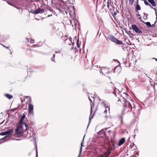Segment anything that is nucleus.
Masks as SVG:
<instances>
[{
	"instance_id": "nucleus-1",
	"label": "nucleus",
	"mask_w": 157,
	"mask_h": 157,
	"mask_svg": "<svg viewBox=\"0 0 157 157\" xmlns=\"http://www.w3.org/2000/svg\"><path fill=\"white\" fill-rule=\"evenodd\" d=\"M124 100L125 102V103L123 104L124 110L125 108L127 107V105H128V107L129 109L128 111L132 110V108H134L135 105L133 101H131V102H129L126 101L124 98Z\"/></svg>"
},
{
	"instance_id": "nucleus-2",
	"label": "nucleus",
	"mask_w": 157,
	"mask_h": 157,
	"mask_svg": "<svg viewBox=\"0 0 157 157\" xmlns=\"http://www.w3.org/2000/svg\"><path fill=\"white\" fill-rule=\"evenodd\" d=\"M108 38L112 42L115 43L123 45L122 41L117 39L113 36L111 34L108 35L107 36Z\"/></svg>"
},
{
	"instance_id": "nucleus-3",
	"label": "nucleus",
	"mask_w": 157,
	"mask_h": 157,
	"mask_svg": "<svg viewBox=\"0 0 157 157\" xmlns=\"http://www.w3.org/2000/svg\"><path fill=\"white\" fill-rule=\"evenodd\" d=\"M23 128H16L15 130L16 134L17 135H22L23 132H27L29 130V128H26L25 130L24 131Z\"/></svg>"
},
{
	"instance_id": "nucleus-4",
	"label": "nucleus",
	"mask_w": 157,
	"mask_h": 157,
	"mask_svg": "<svg viewBox=\"0 0 157 157\" xmlns=\"http://www.w3.org/2000/svg\"><path fill=\"white\" fill-rule=\"evenodd\" d=\"M13 132V130L12 129H10L5 132H2V135H6L9 136L12 134Z\"/></svg>"
},
{
	"instance_id": "nucleus-5",
	"label": "nucleus",
	"mask_w": 157,
	"mask_h": 157,
	"mask_svg": "<svg viewBox=\"0 0 157 157\" xmlns=\"http://www.w3.org/2000/svg\"><path fill=\"white\" fill-rule=\"evenodd\" d=\"M17 128H22L24 125L25 128L28 127V124L24 122H19L17 124Z\"/></svg>"
},
{
	"instance_id": "nucleus-6",
	"label": "nucleus",
	"mask_w": 157,
	"mask_h": 157,
	"mask_svg": "<svg viewBox=\"0 0 157 157\" xmlns=\"http://www.w3.org/2000/svg\"><path fill=\"white\" fill-rule=\"evenodd\" d=\"M132 29L136 33H141L142 31L141 30L139 29L137 26L135 25H132Z\"/></svg>"
},
{
	"instance_id": "nucleus-7",
	"label": "nucleus",
	"mask_w": 157,
	"mask_h": 157,
	"mask_svg": "<svg viewBox=\"0 0 157 157\" xmlns=\"http://www.w3.org/2000/svg\"><path fill=\"white\" fill-rule=\"evenodd\" d=\"M33 105L29 104L28 106V110L29 113L32 115H33Z\"/></svg>"
},
{
	"instance_id": "nucleus-8",
	"label": "nucleus",
	"mask_w": 157,
	"mask_h": 157,
	"mask_svg": "<svg viewBox=\"0 0 157 157\" xmlns=\"http://www.w3.org/2000/svg\"><path fill=\"white\" fill-rule=\"evenodd\" d=\"M106 128H103L101 130H100L98 132V134L99 135H102L104 136H106V132L105 131V129Z\"/></svg>"
},
{
	"instance_id": "nucleus-9",
	"label": "nucleus",
	"mask_w": 157,
	"mask_h": 157,
	"mask_svg": "<svg viewBox=\"0 0 157 157\" xmlns=\"http://www.w3.org/2000/svg\"><path fill=\"white\" fill-rule=\"evenodd\" d=\"M121 67L119 66H117L115 67L114 69V71L115 73H116L117 74H119L121 72Z\"/></svg>"
},
{
	"instance_id": "nucleus-10",
	"label": "nucleus",
	"mask_w": 157,
	"mask_h": 157,
	"mask_svg": "<svg viewBox=\"0 0 157 157\" xmlns=\"http://www.w3.org/2000/svg\"><path fill=\"white\" fill-rule=\"evenodd\" d=\"M107 7L108 9L109 10H111L113 8V7L111 4V2L110 0H108Z\"/></svg>"
},
{
	"instance_id": "nucleus-11",
	"label": "nucleus",
	"mask_w": 157,
	"mask_h": 157,
	"mask_svg": "<svg viewBox=\"0 0 157 157\" xmlns=\"http://www.w3.org/2000/svg\"><path fill=\"white\" fill-rule=\"evenodd\" d=\"M125 139L124 138L120 139L119 141L118 145L119 146L121 145L125 142Z\"/></svg>"
},
{
	"instance_id": "nucleus-12",
	"label": "nucleus",
	"mask_w": 157,
	"mask_h": 157,
	"mask_svg": "<svg viewBox=\"0 0 157 157\" xmlns=\"http://www.w3.org/2000/svg\"><path fill=\"white\" fill-rule=\"evenodd\" d=\"M148 2L152 5L153 6H156V4L154 0H147Z\"/></svg>"
},
{
	"instance_id": "nucleus-13",
	"label": "nucleus",
	"mask_w": 157,
	"mask_h": 157,
	"mask_svg": "<svg viewBox=\"0 0 157 157\" xmlns=\"http://www.w3.org/2000/svg\"><path fill=\"white\" fill-rule=\"evenodd\" d=\"M37 13H42L44 12V10L42 9L39 8L36 10Z\"/></svg>"
},
{
	"instance_id": "nucleus-14",
	"label": "nucleus",
	"mask_w": 157,
	"mask_h": 157,
	"mask_svg": "<svg viewBox=\"0 0 157 157\" xmlns=\"http://www.w3.org/2000/svg\"><path fill=\"white\" fill-rule=\"evenodd\" d=\"M85 135H86L85 134L84 135V137H83V138L82 141V142L81 143V148H80V150L79 155H80V154H81V152H82V145H83V141H84V137H85Z\"/></svg>"
},
{
	"instance_id": "nucleus-15",
	"label": "nucleus",
	"mask_w": 157,
	"mask_h": 157,
	"mask_svg": "<svg viewBox=\"0 0 157 157\" xmlns=\"http://www.w3.org/2000/svg\"><path fill=\"white\" fill-rule=\"evenodd\" d=\"M25 114H23L21 116L20 119H19V122H23V120L25 117Z\"/></svg>"
},
{
	"instance_id": "nucleus-16",
	"label": "nucleus",
	"mask_w": 157,
	"mask_h": 157,
	"mask_svg": "<svg viewBox=\"0 0 157 157\" xmlns=\"http://www.w3.org/2000/svg\"><path fill=\"white\" fill-rule=\"evenodd\" d=\"M33 139H34V144L35 145V147H36V156L37 157H38V152H37V148H36V138H34Z\"/></svg>"
},
{
	"instance_id": "nucleus-17",
	"label": "nucleus",
	"mask_w": 157,
	"mask_h": 157,
	"mask_svg": "<svg viewBox=\"0 0 157 157\" xmlns=\"http://www.w3.org/2000/svg\"><path fill=\"white\" fill-rule=\"evenodd\" d=\"M5 96L9 99H11L13 97V96L8 94H5Z\"/></svg>"
},
{
	"instance_id": "nucleus-18",
	"label": "nucleus",
	"mask_w": 157,
	"mask_h": 157,
	"mask_svg": "<svg viewBox=\"0 0 157 157\" xmlns=\"http://www.w3.org/2000/svg\"><path fill=\"white\" fill-rule=\"evenodd\" d=\"M141 10V8L139 4L136 5V10Z\"/></svg>"
},
{
	"instance_id": "nucleus-19",
	"label": "nucleus",
	"mask_w": 157,
	"mask_h": 157,
	"mask_svg": "<svg viewBox=\"0 0 157 157\" xmlns=\"http://www.w3.org/2000/svg\"><path fill=\"white\" fill-rule=\"evenodd\" d=\"M143 21V23H144L147 26L149 27H150L151 26V23H150V22H145L144 21Z\"/></svg>"
},
{
	"instance_id": "nucleus-20",
	"label": "nucleus",
	"mask_w": 157,
	"mask_h": 157,
	"mask_svg": "<svg viewBox=\"0 0 157 157\" xmlns=\"http://www.w3.org/2000/svg\"><path fill=\"white\" fill-rule=\"evenodd\" d=\"M133 147H134V144L133 143L132 145V144H131V145L130 146L129 148L132 149V150H135L136 148Z\"/></svg>"
},
{
	"instance_id": "nucleus-21",
	"label": "nucleus",
	"mask_w": 157,
	"mask_h": 157,
	"mask_svg": "<svg viewBox=\"0 0 157 157\" xmlns=\"http://www.w3.org/2000/svg\"><path fill=\"white\" fill-rule=\"evenodd\" d=\"M105 132H106V135L108 134H110V133L112 132V131L111 130H107V129H106H106H105Z\"/></svg>"
},
{
	"instance_id": "nucleus-22",
	"label": "nucleus",
	"mask_w": 157,
	"mask_h": 157,
	"mask_svg": "<svg viewBox=\"0 0 157 157\" xmlns=\"http://www.w3.org/2000/svg\"><path fill=\"white\" fill-rule=\"evenodd\" d=\"M109 68H106L104 70V72L106 74H108L109 73Z\"/></svg>"
},
{
	"instance_id": "nucleus-23",
	"label": "nucleus",
	"mask_w": 157,
	"mask_h": 157,
	"mask_svg": "<svg viewBox=\"0 0 157 157\" xmlns=\"http://www.w3.org/2000/svg\"><path fill=\"white\" fill-rule=\"evenodd\" d=\"M28 41L29 42H30L31 43H33L34 42L35 40H33L31 39H29L28 40Z\"/></svg>"
},
{
	"instance_id": "nucleus-24",
	"label": "nucleus",
	"mask_w": 157,
	"mask_h": 157,
	"mask_svg": "<svg viewBox=\"0 0 157 157\" xmlns=\"http://www.w3.org/2000/svg\"><path fill=\"white\" fill-rule=\"evenodd\" d=\"M55 54H53L52 57L51 58V59L52 61H55Z\"/></svg>"
},
{
	"instance_id": "nucleus-25",
	"label": "nucleus",
	"mask_w": 157,
	"mask_h": 157,
	"mask_svg": "<svg viewBox=\"0 0 157 157\" xmlns=\"http://www.w3.org/2000/svg\"><path fill=\"white\" fill-rule=\"evenodd\" d=\"M134 0H129V3L131 5H132Z\"/></svg>"
},
{
	"instance_id": "nucleus-26",
	"label": "nucleus",
	"mask_w": 157,
	"mask_h": 157,
	"mask_svg": "<svg viewBox=\"0 0 157 157\" xmlns=\"http://www.w3.org/2000/svg\"><path fill=\"white\" fill-rule=\"evenodd\" d=\"M68 1L69 3L71 4H73L74 2V0H68Z\"/></svg>"
},
{
	"instance_id": "nucleus-27",
	"label": "nucleus",
	"mask_w": 157,
	"mask_h": 157,
	"mask_svg": "<svg viewBox=\"0 0 157 157\" xmlns=\"http://www.w3.org/2000/svg\"><path fill=\"white\" fill-rule=\"evenodd\" d=\"M61 49H56L55 51L56 53H60L61 52Z\"/></svg>"
},
{
	"instance_id": "nucleus-28",
	"label": "nucleus",
	"mask_w": 157,
	"mask_h": 157,
	"mask_svg": "<svg viewBox=\"0 0 157 157\" xmlns=\"http://www.w3.org/2000/svg\"><path fill=\"white\" fill-rule=\"evenodd\" d=\"M31 12L32 13H34V14H37V11L36 10H32L31 11Z\"/></svg>"
},
{
	"instance_id": "nucleus-29",
	"label": "nucleus",
	"mask_w": 157,
	"mask_h": 157,
	"mask_svg": "<svg viewBox=\"0 0 157 157\" xmlns=\"http://www.w3.org/2000/svg\"><path fill=\"white\" fill-rule=\"evenodd\" d=\"M92 99H91L90 98H89V100L90 101V102L93 103L92 100L93 99L94 101V98L93 97H92Z\"/></svg>"
},
{
	"instance_id": "nucleus-30",
	"label": "nucleus",
	"mask_w": 157,
	"mask_h": 157,
	"mask_svg": "<svg viewBox=\"0 0 157 157\" xmlns=\"http://www.w3.org/2000/svg\"><path fill=\"white\" fill-rule=\"evenodd\" d=\"M117 90L119 92H120L122 90H121V88L120 89V90H119L118 89H117V88H116L115 87V89H114V91H115Z\"/></svg>"
},
{
	"instance_id": "nucleus-31",
	"label": "nucleus",
	"mask_w": 157,
	"mask_h": 157,
	"mask_svg": "<svg viewBox=\"0 0 157 157\" xmlns=\"http://www.w3.org/2000/svg\"><path fill=\"white\" fill-rule=\"evenodd\" d=\"M144 4L146 5H148L149 3L146 0H144Z\"/></svg>"
},
{
	"instance_id": "nucleus-32",
	"label": "nucleus",
	"mask_w": 157,
	"mask_h": 157,
	"mask_svg": "<svg viewBox=\"0 0 157 157\" xmlns=\"http://www.w3.org/2000/svg\"><path fill=\"white\" fill-rule=\"evenodd\" d=\"M137 16L138 17V18L140 20H141V17H140V15L139 14H138L137 15Z\"/></svg>"
},
{
	"instance_id": "nucleus-33",
	"label": "nucleus",
	"mask_w": 157,
	"mask_h": 157,
	"mask_svg": "<svg viewBox=\"0 0 157 157\" xmlns=\"http://www.w3.org/2000/svg\"><path fill=\"white\" fill-rule=\"evenodd\" d=\"M147 6H150L151 8H153V6H152V5H151V4L149 3L148 5H147Z\"/></svg>"
},
{
	"instance_id": "nucleus-34",
	"label": "nucleus",
	"mask_w": 157,
	"mask_h": 157,
	"mask_svg": "<svg viewBox=\"0 0 157 157\" xmlns=\"http://www.w3.org/2000/svg\"><path fill=\"white\" fill-rule=\"evenodd\" d=\"M152 8L155 11V13L156 12H157V10L156 8H154L153 7V8Z\"/></svg>"
},
{
	"instance_id": "nucleus-35",
	"label": "nucleus",
	"mask_w": 157,
	"mask_h": 157,
	"mask_svg": "<svg viewBox=\"0 0 157 157\" xmlns=\"http://www.w3.org/2000/svg\"><path fill=\"white\" fill-rule=\"evenodd\" d=\"M8 136H6L4 137V138L1 139V140H4V139H6V138Z\"/></svg>"
},
{
	"instance_id": "nucleus-36",
	"label": "nucleus",
	"mask_w": 157,
	"mask_h": 157,
	"mask_svg": "<svg viewBox=\"0 0 157 157\" xmlns=\"http://www.w3.org/2000/svg\"><path fill=\"white\" fill-rule=\"evenodd\" d=\"M90 105H91V109H90V112H91V113L92 112V105H91V104L90 103Z\"/></svg>"
},
{
	"instance_id": "nucleus-37",
	"label": "nucleus",
	"mask_w": 157,
	"mask_h": 157,
	"mask_svg": "<svg viewBox=\"0 0 157 157\" xmlns=\"http://www.w3.org/2000/svg\"><path fill=\"white\" fill-rule=\"evenodd\" d=\"M135 3H136V4H138V0H137L135 2Z\"/></svg>"
},
{
	"instance_id": "nucleus-38",
	"label": "nucleus",
	"mask_w": 157,
	"mask_h": 157,
	"mask_svg": "<svg viewBox=\"0 0 157 157\" xmlns=\"http://www.w3.org/2000/svg\"><path fill=\"white\" fill-rule=\"evenodd\" d=\"M25 98H23V99H21V102H22L23 101H24L25 100Z\"/></svg>"
},
{
	"instance_id": "nucleus-39",
	"label": "nucleus",
	"mask_w": 157,
	"mask_h": 157,
	"mask_svg": "<svg viewBox=\"0 0 157 157\" xmlns=\"http://www.w3.org/2000/svg\"><path fill=\"white\" fill-rule=\"evenodd\" d=\"M152 59H155V60L156 61H157V59H156V58H152Z\"/></svg>"
},
{
	"instance_id": "nucleus-40",
	"label": "nucleus",
	"mask_w": 157,
	"mask_h": 157,
	"mask_svg": "<svg viewBox=\"0 0 157 157\" xmlns=\"http://www.w3.org/2000/svg\"><path fill=\"white\" fill-rule=\"evenodd\" d=\"M155 15H156V17H157V12H156L155 13Z\"/></svg>"
},
{
	"instance_id": "nucleus-41",
	"label": "nucleus",
	"mask_w": 157,
	"mask_h": 157,
	"mask_svg": "<svg viewBox=\"0 0 157 157\" xmlns=\"http://www.w3.org/2000/svg\"><path fill=\"white\" fill-rule=\"evenodd\" d=\"M121 123H122V117H121Z\"/></svg>"
},
{
	"instance_id": "nucleus-42",
	"label": "nucleus",
	"mask_w": 157,
	"mask_h": 157,
	"mask_svg": "<svg viewBox=\"0 0 157 157\" xmlns=\"http://www.w3.org/2000/svg\"><path fill=\"white\" fill-rule=\"evenodd\" d=\"M35 136V135L34 134V133H33V135H32V136H33V137H34V136Z\"/></svg>"
},
{
	"instance_id": "nucleus-43",
	"label": "nucleus",
	"mask_w": 157,
	"mask_h": 157,
	"mask_svg": "<svg viewBox=\"0 0 157 157\" xmlns=\"http://www.w3.org/2000/svg\"><path fill=\"white\" fill-rule=\"evenodd\" d=\"M121 0V3L122 4H123V0Z\"/></svg>"
},
{
	"instance_id": "nucleus-44",
	"label": "nucleus",
	"mask_w": 157,
	"mask_h": 157,
	"mask_svg": "<svg viewBox=\"0 0 157 157\" xmlns=\"http://www.w3.org/2000/svg\"><path fill=\"white\" fill-rule=\"evenodd\" d=\"M107 112V111H106V110H105V111H104V113H106Z\"/></svg>"
},
{
	"instance_id": "nucleus-45",
	"label": "nucleus",
	"mask_w": 157,
	"mask_h": 157,
	"mask_svg": "<svg viewBox=\"0 0 157 157\" xmlns=\"http://www.w3.org/2000/svg\"><path fill=\"white\" fill-rule=\"evenodd\" d=\"M28 98L29 99V100H30L31 99V98L30 97H28Z\"/></svg>"
},
{
	"instance_id": "nucleus-46",
	"label": "nucleus",
	"mask_w": 157,
	"mask_h": 157,
	"mask_svg": "<svg viewBox=\"0 0 157 157\" xmlns=\"http://www.w3.org/2000/svg\"><path fill=\"white\" fill-rule=\"evenodd\" d=\"M156 21H157V17H156Z\"/></svg>"
},
{
	"instance_id": "nucleus-47",
	"label": "nucleus",
	"mask_w": 157,
	"mask_h": 157,
	"mask_svg": "<svg viewBox=\"0 0 157 157\" xmlns=\"http://www.w3.org/2000/svg\"><path fill=\"white\" fill-rule=\"evenodd\" d=\"M0 135H2V132H0Z\"/></svg>"
},
{
	"instance_id": "nucleus-48",
	"label": "nucleus",
	"mask_w": 157,
	"mask_h": 157,
	"mask_svg": "<svg viewBox=\"0 0 157 157\" xmlns=\"http://www.w3.org/2000/svg\"><path fill=\"white\" fill-rule=\"evenodd\" d=\"M120 101V99H119L118 100V101Z\"/></svg>"
},
{
	"instance_id": "nucleus-49",
	"label": "nucleus",
	"mask_w": 157,
	"mask_h": 157,
	"mask_svg": "<svg viewBox=\"0 0 157 157\" xmlns=\"http://www.w3.org/2000/svg\"><path fill=\"white\" fill-rule=\"evenodd\" d=\"M119 85L120 86H121V85L120 84H119Z\"/></svg>"
},
{
	"instance_id": "nucleus-50",
	"label": "nucleus",
	"mask_w": 157,
	"mask_h": 157,
	"mask_svg": "<svg viewBox=\"0 0 157 157\" xmlns=\"http://www.w3.org/2000/svg\"><path fill=\"white\" fill-rule=\"evenodd\" d=\"M131 33V32H130V31H129V32H128V33Z\"/></svg>"
},
{
	"instance_id": "nucleus-51",
	"label": "nucleus",
	"mask_w": 157,
	"mask_h": 157,
	"mask_svg": "<svg viewBox=\"0 0 157 157\" xmlns=\"http://www.w3.org/2000/svg\"><path fill=\"white\" fill-rule=\"evenodd\" d=\"M156 21H155V23L156 22Z\"/></svg>"
},
{
	"instance_id": "nucleus-52",
	"label": "nucleus",
	"mask_w": 157,
	"mask_h": 157,
	"mask_svg": "<svg viewBox=\"0 0 157 157\" xmlns=\"http://www.w3.org/2000/svg\"><path fill=\"white\" fill-rule=\"evenodd\" d=\"M131 35H133V34L131 33Z\"/></svg>"
},
{
	"instance_id": "nucleus-53",
	"label": "nucleus",
	"mask_w": 157,
	"mask_h": 157,
	"mask_svg": "<svg viewBox=\"0 0 157 157\" xmlns=\"http://www.w3.org/2000/svg\"><path fill=\"white\" fill-rule=\"evenodd\" d=\"M10 5H12L11 4H10Z\"/></svg>"
},
{
	"instance_id": "nucleus-54",
	"label": "nucleus",
	"mask_w": 157,
	"mask_h": 157,
	"mask_svg": "<svg viewBox=\"0 0 157 157\" xmlns=\"http://www.w3.org/2000/svg\"><path fill=\"white\" fill-rule=\"evenodd\" d=\"M32 130H33V128H32Z\"/></svg>"
},
{
	"instance_id": "nucleus-55",
	"label": "nucleus",
	"mask_w": 157,
	"mask_h": 157,
	"mask_svg": "<svg viewBox=\"0 0 157 157\" xmlns=\"http://www.w3.org/2000/svg\"><path fill=\"white\" fill-rule=\"evenodd\" d=\"M3 46H4V47H6L5 46H4L3 45Z\"/></svg>"
}]
</instances>
